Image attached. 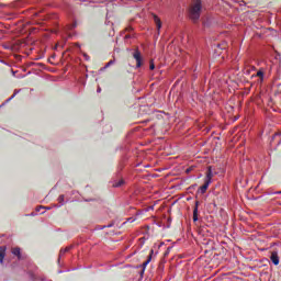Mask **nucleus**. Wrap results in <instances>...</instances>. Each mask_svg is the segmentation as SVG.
<instances>
[{"instance_id": "5", "label": "nucleus", "mask_w": 281, "mask_h": 281, "mask_svg": "<svg viewBox=\"0 0 281 281\" xmlns=\"http://www.w3.org/2000/svg\"><path fill=\"white\" fill-rule=\"evenodd\" d=\"M151 16L154 19V22L156 24V27H157V31L159 34V30H161V19H159V16H157V14H155V13H151Z\"/></svg>"}, {"instance_id": "1", "label": "nucleus", "mask_w": 281, "mask_h": 281, "mask_svg": "<svg viewBox=\"0 0 281 281\" xmlns=\"http://www.w3.org/2000/svg\"><path fill=\"white\" fill-rule=\"evenodd\" d=\"M189 16L193 23H196L201 19V0H194V4L189 11Z\"/></svg>"}, {"instance_id": "18", "label": "nucleus", "mask_w": 281, "mask_h": 281, "mask_svg": "<svg viewBox=\"0 0 281 281\" xmlns=\"http://www.w3.org/2000/svg\"><path fill=\"white\" fill-rule=\"evenodd\" d=\"M72 27H78V22H74Z\"/></svg>"}, {"instance_id": "6", "label": "nucleus", "mask_w": 281, "mask_h": 281, "mask_svg": "<svg viewBox=\"0 0 281 281\" xmlns=\"http://www.w3.org/2000/svg\"><path fill=\"white\" fill-rule=\"evenodd\" d=\"M214 177V173L212 172V167H207L206 170V177L204 181H207L209 183H212V178Z\"/></svg>"}, {"instance_id": "16", "label": "nucleus", "mask_w": 281, "mask_h": 281, "mask_svg": "<svg viewBox=\"0 0 281 281\" xmlns=\"http://www.w3.org/2000/svg\"><path fill=\"white\" fill-rule=\"evenodd\" d=\"M127 221H128V223H135V218H133V217H130Z\"/></svg>"}, {"instance_id": "15", "label": "nucleus", "mask_w": 281, "mask_h": 281, "mask_svg": "<svg viewBox=\"0 0 281 281\" xmlns=\"http://www.w3.org/2000/svg\"><path fill=\"white\" fill-rule=\"evenodd\" d=\"M64 201H65V195H59V196H58V202H59V203H63Z\"/></svg>"}, {"instance_id": "4", "label": "nucleus", "mask_w": 281, "mask_h": 281, "mask_svg": "<svg viewBox=\"0 0 281 281\" xmlns=\"http://www.w3.org/2000/svg\"><path fill=\"white\" fill-rule=\"evenodd\" d=\"M270 260L271 262L278 267V265H280V257L278 256V252L277 251H272L271 255H270Z\"/></svg>"}, {"instance_id": "13", "label": "nucleus", "mask_w": 281, "mask_h": 281, "mask_svg": "<svg viewBox=\"0 0 281 281\" xmlns=\"http://www.w3.org/2000/svg\"><path fill=\"white\" fill-rule=\"evenodd\" d=\"M149 69L153 71V69H155V61L153 59H150L149 61Z\"/></svg>"}, {"instance_id": "17", "label": "nucleus", "mask_w": 281, "mask_h": 281, "mask_svg": "<svg viewBox=\"0 0 281 281\" xmlns=\"http://www.w3.org/2000/svg\"><path fill=\"white\" fill-rule=\"evenodd\" d=\"M43 209H44V206H37L36 212H41V210H43Z\"/></svg>"}, {"instance_id": "2", "label": "nucleus", "mask_w": 281, "mask_h": 281, "mask_svg": "<svg viewBox=\"0 0 281 281\" xmlns=\"http://www.w3.org/2000/svg\"><path fill=\"white\" fill-rule=\"evenodd\" d=\"M153 254H155V250L151 249L146 261L143 263V270L140 272V276H144V271H146V267L150 265V261L153 260Z\"/></svg>"}, {"instance_id": "22", "label": "nucleus", "mask_w": 281, "mask_h": 281, "mask_svg": "<svg viewBox=\"0 0 281 281\" xmlns=\"http://www.w3.org/2000/svg\"><path fill=\"white\" fill-rule=\"evenodd\" d=\"M127 30H133V29L130 27V29H127Z\"/></svg>"}, {"instance_id": "14", "label": "nucleus", "mask_w": 281, "mask_h": 281, "mask_svg": "<svg viewBox=\"0 0 281 281\" xmlns=\"http://www.w3.org/2000/svg\"><path fill=\"white\" fill-rule=\"evenodd\" d=\"M111 65H115V59H111V60L105 65V68L111 67Z\"/></svg>"}, {"instance_id": "3", "label": "nucleus", "mask_w": 281, "mask_h": 281, "mask_svg": "<svg viewBox=\"0 0 281 281\" xmlns=\"http://www.w3.org/2000/svg\"><path fill=\"white\" fill-rule=\"evenodd\" d=\"M133 58L136 59V69H139V67H142V53L136 49L133 54Z\"/></svg>"}, {"instance_id": "19", "label": "nucleus", "mask_w": 281, "mask_h": 281, "mask_svg": "<svg viewBox=\"0 0 281 281\" xmlns=\"http://www.w3.org/2000/svg\"><path fill=\"white\" fill-rule=\"evenodd\" d=\"M126 38H131V36L126 35Z\"/></svg>"}, {"instance_id": "7", "label": "nucleus", "mask_w": 281, "mask_h": 281, "mask_svg": "<svg viewBox=\"0 0 281 281\" xmlns=\"http://www.w3.org/2000/svg\"><path fill=\"white\" fill-rule=\"evenodd\" d=\"M199 221V201L195 202V206L193 209V222L196 223Z\"/></svg>"}, {"instance_id": "10", "label": "nucleus", "mask_w": 281, "mask_h": 281, "mask_svg": "<svg viewBox=\"0 0 281 281\" xmlns=\"http://www.w3.org/2000/svg\"><path fill=\"white\" fill-rule=\"evenodd\" d=\"M3 258H5V248H0V263L3 262Z\"/></svg>"}, {"instance_id": "8", "label": "nucleus", "mask_w": 281, "mask_h": 281, "mask_svg": "<svg viewBox=\"0 0 281 281\" xmlns=\"http://www.w3.org/2000/svg\"><path fill=\"white\" fill-rule=\"evenodd\" d=\"M207 188H210V182L204 181V184L199 188L198 192H200L201 194H205V192H207Z\"/></svg>"}, {"instance_id": "23", "label": "nucleus", "mask_w": 281, "mask_h": 281, "mask_svg": "<svg viewBox=\"0 0 281 281\" xmlns=\"http://www.w3.org/2000/svg\"><path fill=\"white\" fill-rule=\"evenodd\" d=\"M279 194H281V191L279 192Z\"/></svg>"}, {"instance_id": "21", "label": "nucleus", "mask_w": 281, "mask_h": 281, "mask_svg": "<svg viewBox=\"0 0 281 281\" xmlns=\"http://www.w3.org/2000/svg\"><path fill=\"white\" fill-rule=\"evenodd\" d=\"M108 227H112V225L110 224V225H108Z\"/></svg>"}, {"instance_id": "20", "label": "nucleus", "mask_w": 281, "mask_h": 281, "mask_svg": "<svg viewBox=\"0 0 281 281\" xmlns=\"http://www.w3.org/2000/svg\"><path fill=\"white\" fill-rule=\"evenodd\" d=\"M120 186H121V183L116 184V188L120 187Z\"/></svg>"}, {"instance_id": "12", "label": "nucleus", "mask_w": 281, "mask_h": 281, "mask_svg": "<svg viewBox=\"0 0 281 281\" xmlns=\"http://www.w3.org/2000/svg\"><path fill=\"white\" fill-rule=\"evenodd\" d=\"M71 249V247H66L65 249L60 250V256H64V254H67V251H69Z\"/></svg>"}, {"instance_id": "9", "label": "nucleus", "mask_w": 281, "mask_h": 281, "mask_svg": "<svg viewBox=\"0 0 281 281\" xmlns=\"http://www.w3.org/2000/svg\"><path fill=\"white\" fill-rule=\"evenodd\" d=\"M12 254L13 256H18V258H21V248H13Z\"/></svg>"}, {"instance_id": "11", "label": "nucleus", "mask_w": 281, "mask_h": 281, "mask_svg": "<svg viewBox=\"0 0 281 281\" xmlns=\"http://www.w3.org/2000/svg\"><path fill=\"white\" fill-rule=\"evenodd\" d=\"M257 78H261V80L265 78V72H262V70H259L257 74H256Z\"/></svg>"}]
</instances>
